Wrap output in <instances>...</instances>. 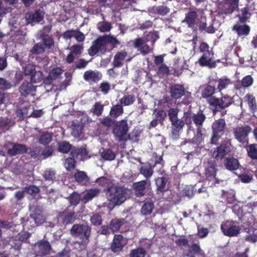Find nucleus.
Listing matches in <instances>:
<instances>
[{"mask_svg":"<svg viewBox=\"0 0 257 257\" xmlns=\"http://www.w3.org/2000/svg\"><path fill=\"white\" fill-rule=\"evenodd\" d=\"M78 121L80 122V124L82 125L83 128H84L88 126L90 123L92 122V119L86 114H84L82 115Z\"/></svg>","mask_w":257,"mask_h":257,"instance_id":"de8ad7c7","label":"nucleus"},{"mask_svg":"<svg viewBox=\"0 0 257 257\" xmlns=\"http://www.w3.org/2000/svg\"><path fill=\"white\" fill-rule=\"evenodd\" d=\"M104 40L102 37H100L93 42L92 46L88 50L90 56H93L99 52L104 53L105 52L106 45Z\"/></svg>","mask_w":257,"mask_h":257,"instance_id":"1a4fd4ad","label":"nucleus"},{"mask_svg":"<svg viewBox=\"0 0 257 257\" xmlns=\"http://www.w3.org/2000/svg\"><path fill=\"white\" fill-rule=\"evenodd\" d=\"M214 88L211 85H207L205 86L203 90L202 91V96L204 98H207L210 97L214 93Z\"/></svg>","mask_w":257,"mask_h":257,"instance_id":"49530a36","label":"nucleus"},{"mask_svg":"<svg viewBox=\"0 0 257 257\" xmlns=\"http://www.w3.org/2000/svg\"><path fill=\"white\" fill-rule=\"evenodd\" d=\"M43 79V74L40 71H36L31 77V82L33 83L40 82Z\"/></svg>","mask_w":257,"mask_h":257,"instance_id":"052dcab7","label":"nucleus"},{"mask_svg":"<svg viewBox=\"0 0 257 257\" xmlns=\"http://www.w3.org/2000/svg\"><path fill=\"white\" fill-rule=\"evenodd\" d=\"M202 140V127H198L195 136L192 141H189V143L195 144L200 143Z\"/></svg>","mask_w":257,"mask_h":257,"instance_id":"4d7b16f0","label":"nucleus"},{"mask_svg":"<svg viewBox=\"0 0 257 257\" xmlns=\"http://www.w3.org/2000/svg\"><path fill=\"white\" fill-rule=\"evenodd\" d=\"M143 38H137L133 41V46L142 55H146L152 51V49L147 44Z\"/></svg>","mask_w":257,"mask_h":257,"instance_id":"9d476101","label":"nucleus"},{"mask_svg":"<svg viewBox=\"0 0 257 257\" xmlns=\"http://www.w3.org/2000/svg\"><path fill=\"white\" fill-rule=\"evenodd\" d=\"M33 249L37 255H43L49 252L51 246L47 241L41 240L34 244Z\"/></svg>","mask_w":257,"mask_h":257,"instance_id":"f8f14e48","label":"nucleus"},{"mask_svg":"<svg viewBox=\"0 0 257 257\" xmlns=\"http://www.w3.org/2000/svg\"><path fill=\"white\" fill-rule=\"evenodd\" d=\"M154 208V204L152 203L147 202L144 204L141 208V212L144 215L150 214Z\"/></svg>","mask_w":257,"mask_h":257,"instance_id":"a19ab883","label":"nucleus"},{"mask_svg":"<svg viewBox=\"0 0 257 257\" xmlns=\"http://www.w3.org/2000/svg\"><path fill=\"white\" fill-rule=\"evenodd\" d=\"M101 74L96 71L88 70L83 74L84 79L90 82H96L101 79Z\"/></svg>","mask_w":257,"mask_h":257,"instance_id":"4be33fe9","label":"nucleus"},{"mask_svg":"<svg viewBox=\"0 0 257 257\" xmlns=\"http://www.w3.org/2000/svg\"><path fill=\"white\" fill-rule=\"evenodd\" d=\"M248 157L257 161V144L249 145L246 148Z\"/></svg>","mask_w":257,"mask_h":257,"instance_id":"f704fd0d","label":"nucleus"},{"mask_svg":"<svg viewBox=\"0 0 257 257\" xmlns=\"http://www.w3.org/2000/svg\"><path fill=\"white\" fill-rule=\"evenodd\" d=\"M154 118L158 120L159 121H163L166 117V114L164 110L156 109L153 114Z\"/></svg>","mask_w":257,"mask_h":257,"instance_id":"8fccbe9b","label":"nucleus"},{"mask_svg":"<svg viewBox=\"0 0 257 257\" xmlns=\"http://www.w3.org/2000/svg\"><path fill=\"white\" fill-rule=\"evenodd\" d=\"M170 93L172 98L177 99L183 95H187V97L190 96V93L186 91L183 85L175 84L170 87Z\"/></svg>","mask_w":257,"mask_h":257,"instance_id":"4468645a","label":"nucleus"},{"mask_svg":"<svg viewBox=\"0 0 257 257\" xmlns=\"http://www.w3.org/2000/svg\"><path fill=\"white\" fill-rule=\"evenodd\" d=\"M71 205L76 206L80 202L81 197L77 192H74L67 198Z\"/></svg>","mask_w":257,"mask_h":257,"instance_id":"c03bdc74","label":"nucleus"},{"mask_svg":"<svg viewBox=\"0 0 257 257\" xmlns=\"http://www.w3.org/2000/svg\"><path fill=\"white\" fill-rule=\"evenodd\" d=\"M153 10L154 13L162 16L166 15L170 12L169 8L165 6L155 7L153 8Z\"/></svg>","mask_w":257,"mask_h":257,"instance_id":"3c124183","label":"nucleus"},{"mask_svg":"<svg viewBox=\"0 0 257 257\" xmlns=\"http://www.w3.org/2000/svg\"><path fill=\"white\" fill-rule=\"evenodd\" d=\"M124 222L125 221L123 219H113L111 220L110 223V229L111 231L112 232L118 231Z\"/></svg>","mask_w":257,"mask_h":257,"instance_id":"72a5a7b5","label":"nucleus"},{"mask_svg":"<svg viewBox=\"0 0 257 257\" xmlns=\"http://www.w3.org/2000/svg\"><path fill=\"white\" fill-rule=\"evenodd\" d=\"M103 110V105L100 102L95 103L93 107L91 108V111L94 114L97 116L101 115Z\"/></svg>","mask_w":257,"mask_h":257,"instance_id":"864d4df0","label":"nucleus"},{"mask_svg":"<svg viewBox=\"0 0 257 257\" xmlns=\"http://www.w3.org/2000/svg\"><path fill=\"white\" fill-rule=\"evenodd\" d=\"M201 248L198 244L194 243L189 248L188 253L186 254L188 257H194L195 254H200Z\"/></svg>","mask_w":257,"mask_h":257,"instance_id":"58836bf2","label":"nucleus"},{"mask_svg":"<svg viewBox=\"0 0 257 257\" xmlns=\"http://www.w3.org/2000/svg\"><path fill=\"white\" fill-rule=\"evenodd\" d=\"M197 18V13L194 11H191L186 14L185 20L183 22H186L190 27H194L195 25Z\"/></svg>","mask_w":257,"mask_h":257,"instance_id":"7c9ffc66","label":"nucleus"},{"mask_svg":"<svg viewBox=\"0 0 257 257\" xmlns=\"http://www.w3.org/2000/svg\"><path fill=\"white\" fill-rule=\"evenodd\" d=\"M225 168L230 171L237 170L239 168V163L236 159L231 158H226L224 162Z\"/></svg>","mask_w":257,"mask_h":257,"instance_id":"a878e982","label":"nucleus"},{"mask_svg":"<svg viewBox=\"0 0 257 257\" xmlns=\"http://www.w3.org/2000/svg\"><path fill=\"white\" fill-rule=\"evenodd\" d=\"M100 192V189L97 188L87 190L84 192L81 200L83 203H87L94 198L98 196Z\"/></svg>","mask_w":257,"mask_h":257,"instance_id":"aec40b11","label":"nucleus"},{"mask_svg":"<svg viewBox=\"0 0 257 257\" xmlns=\"http://www.w3.org/2000/svg\"><path fill=\"white\" fill-rule=\"evenodd\" d=\"M128 127L127 121L122 120L118 121L113 129V133L116 140L118 141L126 140L128 135Z\"/></svg>","mask_w":257,"mask_h":257,"instance_id":"423d86ee","label":"nucleus"},{"mask_svg":"<svg viewBox=\"0 0 257 257\" xmlns=\"http://www.w3.org/2000/svg\"><path fill=\"white\" fill-rule=\"evenodd\" d=\"M10 145H12V147L8 150V153L10 156L22 154L26 153L27 151V147L24 145L19 144H10Z\"/></svg>","mask_w":257,"mask_h":257,"instance_id":"6ab92c4d","label":"nucleus"},{"mask_svg":"<svg viewBox=\"0 0 257 257\" xmlns=\"http://www.w3.org/2000/svg\"><path fill=\"white\" fill-rule=\"evenodd\" d=\"M245 99L247 102L249 107L252 111L256 109V101L254 97L248 94L245 96Z\"/></svg>","mask_w":257,"mask_h":257,"instance_id":"09e8293b","label":"nucleus"},{"mask_svg":"<svg viewBox=\"0 0 257 257\" xmlns=\"http://www.w3.org/2000/svg\"><path fill=\"white\" fill-rule=\"evenodd\" d=\"M75 180L82 185H86L89 182V179L83 171H78L74 175Z\"/></svg>","mask_w":257,"mask_h":257,"instance_id":"c85d7f7f","label":"nucleus"},{"mask_svg":"<svg viewBox=\"0 0 257 257\" xmlns=\"http://www.w3.org/2000/svg\"><path fill=\"white\" fill-rule=\"evenodd\" d=\"M127 56L126 52L123 51L117 52L114 57L113 65L115 67H120L122 66L124 59Z\"/></svg>","mask_w":257,"mask_h":257,"instance_id":"c756f323","label":"nucleus"},{"mask_svg":"<svg viewBox=\"0 0 257 257\" xmlns=\"http://www.w3.org/2000/svg\"><path fill=\"white\" fill-rule=\"evenodd\" d=\"M239 0H225L222 6L219 7L220 14H229L232 13L238 6Z\"/></svg>","mask_w":257,"mask_h":257,"instance_id":"9b49d317","label":"nucleus"},{"mask_svg":"<svg viewBox=\"0 0 257 257\" xmlns=\"http://www.w3.org/2000/svg\"><path fill=\"white\" fill-rule=\"evenodd\" d=\"M71 147V146L69 143L66 142H63L59 144L58 150L59 151L62 153H67L70 151Z\"/></svg>","mask_w":257,"mask_h":257,"instance_id":"bf43d9fd","label":"nucleus"},{"mask_svg":"<svg viewBox=\"0 0 257 257\" xmlns=\"http://www.w3.org/2000/svg\"><path fill=\"white\" fill-rule=\"evenodd\" d=\"M71 130L72 135L74 137H78L82 133L83 128L78 120H75L72 122Z\"/></svg>","mask_w":257,"mask_h":257,"instance_id":"cd10ccee","label":"nucleus"},{"mask_svg":"<svg viewBox=\"0 0 257 257\" xmlns=\"http://www.w3.org/2000/svg\"><path fill=\"white\" fill-rule=\"evenodd\" d=\"M55 172L52 169L46 170L43 174V177L47 180L52 181L55 179Z\"/></svg>","mask_w":257,"mask_h":257,"instance_id":"680f3d73","label":"nucleus"},{"mask_svg":"<svg viewBox=\"0 0 257 257\" xmlns=\"http://www.w3.org/2000/svg\"><path fill=\"white\" fill-rule=\"evenodd\" d=\"M216 166V164L214 160H208L205 163V172L207 177H215L217 171Z\"/></svg>","mask_w":257,"mask_h":257,"instance_id":"412c9836","label":"nucleus"},{"mask_svg":"<svg viewBox=\"0 0 257 257\" xmlns=\"http://www.w3.org/2000/svg\"><path fill=\"white\" fill-rule=\"evenodd\" d=\"M24 189L26 192L32 196H36L39 193L40 191L39 188L35 185L25 187Z\"/></svg>","mask_w":257,"mask_h":257,"instance_id":"13d9d810","label":"nucleus"},{"mask_svg":"<svg viewBox=\"0 0 257 257\" xmlns=\"http://www.w3.org/2000/svg\"><path fill=\"white\" fill-rule=\"evenodd\" d=\"M214 54L212 52H207L203 54L198 62L202 66H208L210 68L215 67V63L214 60Z\"/></svg>","mask_w":257,"mask_h":257,"instance_id":"f3484780","label":"nucleus"},{"mask_svg":"<svg viewBox=\"0 0 257 257\" xmlns=\"http://www.w3.org/2000/svg\"><path fill=\"white\" fill-rule=\"evenodd\" d=\"M228 152V149L227 145L225 143H222L219 147H217V150L214 152V155L217 159H221Z\"/></svg>","mask_w":257,"mask_h":257,"instance_id":"2f4dec72","label":"nucleus"},{"mask_svg":"<svg viewBox=\"0 0 257 257\" xmlns=\"http://www.w3.org/2000/svg\"><path fill=\"white\" fill-rule=\"evenodd\" d=\"M208 101L214 112L221 111L233 102L232 98L227 95H224L221 99L211 97L208 99Z\"/></svg>","mask_w":257,"mask_h":257,"instance_id":"20e7f679","label":"nucleus"},{"mask_svg":"<svg viewBox=\"0 0 257 257\" xmlns=\"http://www.w3.org/2000/svg\"><path fill=\"white\" fill-rule=\"evenodd\" d=\"M52 138V133L43 132L41 134L38 139V142L40 144L45 145L49 144L51 141Z\"/></svg>","mask_w":257,"mask_h":257,"instance_id":"c9c22d12","label":"nucleus"},{"mask_svg":"<svg viewBox=\"0 0 257 257\" xmlns=\"http://www.w3.org/2000/svg\"><path fill=\"white\" fill-rule=\"evenodd\" d=\"M225 122L223 119L215 121L212 124L213 135L211 138L212 144H216L221 136L224 134Z\"/></svg>","mask_w":257,"mask_h":257,"instance_id":"6e6552de","label":"nucleus"},{"mask_svg":"<svg viewBox=\"0 0 257 257\" xmlns=\"http://www.w3.org/2000/svg\"><path fill=\"white\" fill-rule=\"evenodd\" d=\"M90 232L91 228L85 224H75L70 231L72 236L79 237L81 239L82 244H86L88 242Z\"/></svg>","mask_w":257,"mask_h":257,"instance_id":"f03ea898","label":"nucleus"},{"mask_svg":"<svg viewBox=\"0 0 257 257\" xmlns=\"http://www.w3.org/2000/svg\"><path fill=\"white\" fill-rule=\"evenodd\" d=\"M253 83V79L250 75H247L241 81V84L243 87H248Z\"/></svg>","mask_w":257,"mask_h":257,"instance_id":"0e129e2a","label":"nucleus"},{"mask_svg":"<svg viewBox=\"0 0 257 257\" xmlns=\"http://www.w3.org/2000/svg\"><path fill=\"white\" fill-rule=\"evenodd\" d=\"M182 118L184 119L185 123L188 125L193 121L196 126L201 127L206 117L202 111H200L197 114L192 113L191 112H185Z\"/></svg>","mask_w":257,"mask_h":257,"instance_id":"0eeeda50","label":"nucleus"},{"mask_svg":"<svg viewBox=\"0 0 257 257\" xmlns=\"http://www.w3.org/2000/svg\"><path fill=\"white\" fill-rule=\"evenodd\" d=\"M45 47L42 43H38L34 46L31 50V52L34 54H40L44 51Z\"/></svg>","mask_w":257,"mask_h":257,"instance_id":"774afa93","label":"nucleus"},{"mask_svg":"<svg viewBox=\"0 0 257 257\" xmlns=\"http://www.w3.org/2000/svg\"><path fill=\"white\" fill-rule=\"evenodd\" d=\"M123 112V108L120 105H115L111 107L110 114L111 116L116 117Z\"/></svg>","mask_w":257,"mask_h":257,"instance_id":"79ce46f5","label":"nucleus"},{"mask_svg":"<svg viewBox=\"0 0 257 257\" xmlns=\"http://www.w3.org/2000/svg\"><path fill=\"white\" fill-rule=\"evenodd\" d=\"M96 182L99 185L107 189V191L111 187H113L111 181L105 177H100L97 179Z\"/></svg>","mask_w":257,"mask_h":257,"instance_id":"ea45409f","label":"nucleus"},{"mask_svg":"<svg viewBox=\"0 0 257 257\" xmlns=\"http://www.w3.org/2000/svg\"><path fill=\"white\" fill-rule=\"evenodd\" d=\"M233 30L235 31L239 36H246L250 32V28L246 25H235L233 26Z\"/></svg>","mask_w":257,"mask_h":257,"instance_id":"473e14b6","label":"nucleus"},{"mask_svg":"<svg viewBox=\"0 0 257 257\" xmlns=\"http://www.w3.org/2000/svg\"><path fill=\"white\" fill-rule=\"evenodd\" d=\"M172 124L171 137L174 140L179 138L180 132L183 129L185 125V120L181 119H176L170 121Z\"/></svg>","mask_w":257,"mask_h":257,"instance_id":"ddd939ff","label":"nucleus"},{"mask_svg":"<svg viewBox=\"0 0 257 257\" xmlns=\"http://www.w3.org/2000/svg\"><path fill=\"white\" fill-rule=\"evenodd\" d=\"M179 110L178 108H171L168 110V116L170 121L178 119V114Z\"/></svg>","mask_w":257,"mask_h":257,"instance_id":"69168bd1","label":"nucleus"},{"mask_svg":"<svg viewBox=\"0 0 257 257\" xmlns=\"http://www.w3.org/2000/svg\"><path fill=\"white\" fill-rule=\"evenodd\" d=\"M146 184V180L141 181L134 184L133 186L135 193L138 196H142L144 195Z\"/></svg>","mask_w":257,"mask_h":257,"instance_id":"bb28decb","label":"nucleus"},{"mask_svg":"<svg viewBox=\"0 0 257 257\" xmlns=\"http://www.w3.org/2000/svg\"><path fill=\"white\" fill-rule=\"evenodd\" d=\"M153 167L150 164H143L140 167V173L147 179L150 178L154 173Z\"/></svg>","mask_w":257,"mask_h":257,"instance_id":"393cba45","label":"nucleus"},{"mask_svg":"<svg viewBox=\"0 0 257 257\" xmlns=\"http://www.w3.org/2000/svg\"><path fill=\"white\" fill-rule=\"evenodd\" d=\"M109 201L113 205H119L126 199L125 190L123 188L114 186L111 187L107 193Z\"/></svg>","mask_w":257,"mask_h":257,"instance_id":"7ed1b4c3","label":"nucleus"},{"mask_svg":"<svg viewBox=\"0 0 257 257\" xmlns=\"http://www.w3.org/2000/svg\"><path fill=\"white\" fill-rule=\"evenodd\" d=\"M101 156L105 160L111 161L114 159L115 154L111 150L106 149L101 153Z\"/></svg>","mask_w":257,"mask_h":257,"instance_id":"37998d69","label":"nucleus"},{"mask_svg":"<svg viewBox=\"0 0 257 257\" xmlns=\"http://www.w3.org/2000/svg\"><path fill=\"white\" fill-rule=\"evenodd\" d=\"M63 37L65 39H70L74 38L78 42H83L85 40V35L78 30H69L63 34Z\"/></svg>","mask_w":257,"mask_h":257,"instance_id":"2eb2a0df","label":"nucleus"},{"mask_svg":"<svg viewBox=\"0 0 257 257\" xmlns=\"http://www.w3.org/2000/svg\"><path fill=\"white\" fill-rule=\"evenodd\" d=\"M251 128L248 125L241 127H237L234 130V134L235 138L240 142H244L248 133L250 132Z\"/></svg>","mask_w":257,"mask_h":257,"instance_id":"dca6fc26","label":"nucleus"},{"mask_svg":"<svg viewBox=\"0 0 257 257\" xmlns=\"http://www.w3.org/2000/svg\"><path fill=\"white\" fill-rule=\"evenodd\" d=\"M75 220L74 213L70 212L66 214L62 221L64 224H68L72 223Z\"/></svg>","mask_w":257,"mask_h":257,"instance_id":"e2e57ef3","label":"nucleus"},{"mask_svg":"<svg viewBox=\"0 0 257 257\" xmlns=\"http://www.w3.org/2000/svg\"><path fill=\"white\" fill-rule=\"evenodd\" d=\"M36 91V87L31 83L24 82L20 87V92L23 96H27L28 94L34 95V92Z\"/></svg>","mask_w":257,"mask_h":257,"instance_id":"b1692460","label":"nucleus"},{"mask_svg":"<svg viewBox=\"0 0 257 257\" xmlns=\"http://www.w3.org/2000/svg\"><path fill=\"white\" fill-rule=\"evenodd\" d=\"M218 84L217 88L220 91L222 89L227 88V87L231 83L230 79L227 78H223L218 80Z\"/></svg>","mask_w":257,"mask_h":257,"instance_id":"a18cd8bd","label":"nucleus"},{"mask_svg":"<svg viewBox=\"0 0 257 257\" xmlns=\"http://www.w3.org/2000/svg\"><path fill=\"white\" fill-rule=\"evenodd\" d=\"M90 221L94 225H99L102 222L101 217L98 214H93L90 217Z\"/></svg>","mask_w":257,"mask_h":257,"instance_id":"338daca9","label":"nucleus"},{"mask_svg":"<svg viewBox=\"0 0 257 257\" xmlns=\"http://www.w3.org/2000/svg\"><path fill=\"white\" fill-rule=\"evenodd\" d=\"M44 17V13L42 11L37 10L35 13L27 14L26 15V21L28 24L34 25L35 23L41 22Z\"/></svg>","mask_w":257,"mask_h":257,"instance_id":"a211bd4d","label":"nucleus"},{"mask_svg":"<svg viewBox=\"0 0 257 257\" xmlns=\"http://www.w3.org/2000/svg\"><path fill=\"white\" fill-rule=\"evenodd\" d=\"M167 181L166 178L164 177H159L156 179V184L158 191L163 192L167 190L166 187Z\"/></svg>","mask_w":257,"mask_h":257,"instance_id":"e433bc0d","label":"nucleus"},{"mask_svg":"<svg viewBox=\"0 0 257 257\" xmlns=\"http://www.w3.org/2000/svg\"><path fill=\"white\" fill-rule=\"evenodd\" d=\"M112 27L110 23L107 22H99L97 28L101 32H109Z\"/></svg>","mask_w":257,"mask_h":257,"instance_id":"603ef678","label":"nucleus"},{"mask_svg":"<svg viewBox=\"0 0 257 257\" xmlns=\"http://www.w3.org/2000/svg\"><path fill=\"white\" fill-rule=\"evenodd\" d=\"M135 97L133 94L123 96L120 99V104L124 106L132 104L135 101Z\"/></svg>","mask_w":257,"mask_h":257,"instance_id":"4c0bfd02","label":"nucleus"},{"mask_svg":"<svg viewBox=\"0 0 257 257\" xmlns=\"http://www.w3.org/2000/svg\"><path fill=\"white\" fill-rule=\"evenodd\" d=\"M30 109V107L19 109L16 111V114L17 116L20 118H24L26 117H30V113H29L28 112V110Z\"/></svg>","mask_w":257,"mask_h":257,"instance_id":"5fc2aeb1","label":"nucleus"},{"mask_svg":"<svg viewBox=\"0 0 257 257\" xmlns=\"http://www.w3.org/2000/svg\"><path fill=\"white\" fill-rule=\"evenodd\" d=\"M125 243V240L121 235L114 236L111 248L113 251L117 252L121 250L123 246Z\"/></svg>","mask_w":257,"mask_h":257,"instance_id":"5701e85b","label":"nucleus"},{"mask_svg":"<svg viewBox=\"0 0 257 257\" xmlns=\"http://www.w3.org/2000/svg\"><path fill=\"white\" fill-rule=\"evenodd\" d=\"M31 211L30 219L22 218L23 226L29 228V226H34L39 225L45 221V218L42 214V209L41 207H30Z\"/></svg>","mask_w":257,"mask_h":257,"instance_id":"f257e3e1","label":"nucleus"},{"mask_svg":"<svg viewBox=\"0 0 257 257\" xmlns=\"http://www.w3.org/2000/svg\"><path fill=\"white\" fill-rule=\"evenodd\" d=\"M240 229L238 223L232 220H226L221 225V230L223 234L229 237L237 236Z\"/></svg>","mask_w":257,"mask_h":257,"instance_id":"39448f33","label":"nucleus"},{"mask_svg":"<svg viewBox=\"0 0 257 257\" xmlns=\"http://www.w3.org/2000/svg\"><path fill=\"white\" fill-rule=\"evenodd\" d=\"M146 254V251L143 248H138L133 249L130 254V257H144Z\"/></svg>","mask_w":257,"mask_h":257,"instance_id":"6e6d98bb","label":"nucleus"}]
</instances>
